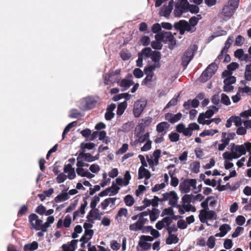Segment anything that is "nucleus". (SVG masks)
Segmentation results:
<instances>
[{
	"instance_id": "obj_38",
	"label": "nucleus",
	"mask_w": 251,
	"mask_h": 251,
	"mask_svg": "<svg viewBox=\"0 0 251 251\" xmlns=\"http://www.w3.org/2000/svg\"><path fill=\"white\" fill-rule=\"evenodd\" d=\"M176 4L179 5L180 8L182 9L183 12L186 13L189 11L190 4L187 0H178Z\"/></svg>"
},
{
	"instance_id": "obj_49",
	"label": "nucleus",
	"mask_w": 251,
	"mask_h": 251,
	"mask_svg": "<svg viewBox=\"0 0 251 251\" xmlns=\"http://www.w3.org/2000/svg\"><path fill=\"white\" fill-rule=\"evenodd\" d=\"M146 212L149 213V217L151 221L154 222L157 218L158 212L156 209L152 211H147Z\"/></svg>"
},
{
	"instance_id": "obj_58",
	"label": "nucleus",
	"mask_w": 251,
	"mask_h": 251,
	"mask_svg": "<svg viewBox=\"0 0 251 251\" xmlns=\"http://www.w3.org/2000/svg\"><path fill=\"white\" fill-rule=\"evenodd\" d=\"M198 17H191L189 20V24L192 27H193V29H194V27L197 24L199 20L201 19V17L200 15H198Z\"/></svg>"
},
{
	"instance_id": "obj_55",
	"label": "nucleus",
	"mask_w": 251,
	"mask_h": 251,
	"mask_svg": "<svg viewBox=\"0 0 251 251\" xmlns=\"http://www.w3.org/2000/svg\"><path fill=\"white\" fill-rule=\"evenodd\" d=\"M145 73L147 74V75L145 78L144 80V82L145 83H147L148 82L150 81L152 79L153 75V71H151L150 70H148V67L145 69Z\"/></svg>"
},
{
	"instance_id": "obj_27",
	"label": "nucleus",
	"mask_w": 251,
	"mask_h": 251,
	"mask_svg": "<svg viewBox=\"0 0 251 251\" xmlns=\"http://www.w3.org/2000/svg\"><path fill=\"white\" fill-rule=\"evenodd\" d=\"M93 234L94 231H85L84 235L80 239V241L82 242L81 245L82 247H83L84 244L92 238Z\"/></svg>"
},
{
	"instance_id": "obj_21",
	"label": "nucleus",
	"mask_w": 251,
	"mask_h": 251,
	"mask_svg": "<svg viewBox=\"0 0 251 251\" xmlns=\"http://www.w3.org/2000/svg\"><path fill=\"white\" fill-rule=\"evenodd\" d=\"M181 117L182 114L180 113H178L176 114L168 113L165 114V118L166 120L168 121L171 123L174 124L178 121Z\"/></svg>"
},
{
	"instance_id": "obj_37",
	"label": "nucleus",
	"mask_w": 251,
	"mask_h": 251,
	"mask_svg": "<svg viewBox=\"0 0 251 251\" xmlns=\"http://www.w3.org/2000/svg\"><path fill=\"white\" fill-rule=\"evenodd\" d=\"M139 217L138 222L144 226V224L148 221L149 213H147L146 211H144L139 214Z\"/></svg>"
},
{
	"instance_id": "obj_17",
	"label": "nucleus",
	"mask_w": 251,
	"mask_h": 251,
	"mask_svg": "<svg viewBox=\"0 0 251 251\" xmlns=\"http://www.w3.org/2000/svg\"><path fill=\"white\" fill-rule=\"evenodd\" d=\"M99 153L95 156H93L90 153H85L84 151H82L78 154V159H83L84 160L89 162L97 160L99 159Z\"/></svg>"
},
{
	"instance_id": "obj_41",
	"label": "nucleus",
	"mask_w": 251,
	"mask_h": 251,
	"mask_svg": "<svg viewBox=\"0 0 251 251\" xmlns=\"http://www.w3.org/2000/svg\"><path fill=\"white\" fill-rule=\"evenodd\" d=\"M234 55L241 60H245L248 57V54H244L242 49L237 50L234 52Z\"/></svg>"
},
{
	"instance_id": "obj_2",
	"label": "nucleus",
	"mask_w": 251,
	"mask_h": 251,
	"mask_svg": "<svg viewBox=\"0 0 251 251\" xmlns=\"http://www.w3.org/2000/svg\"><path fill=\"white\" fill-rule=\"evenodd\" d=\"M191 188L193 190L197 189V180L196 179H186L181 182L179 185V189L184 193H188Z\"/></svg>"
},
{
	"instance_id": "obj_39",
	"label": "nucleus",
	"mask_w": 251,
	"mask_h": 251,
	"mask_svg": "<svg viewBox=\"0 0 251 251\" xmlns=\"http://www.w3.org/2000/svg\"><path fill=\"white\" fill-rule=\"evenodd\" d=\"M69 199L68 193L66 190L62 191L61 193L58 195L55 198L56 201H65Z\"/></svg>"
},
{
	"instance_id": "obj_26",
	"label": "nucleus",
	"mask_w": 251,
	"mask_h": 251,
	"mask_svg": "<svg viewBox=\"0 0 251 251\" xmlns=\"http://www.w3.org/2000/svg\"><path fill=\"white\" fill-rule=\"evenodd\" d=\"M151 175L149 171L145 168V167L141 166L138 170V178L142 179L145 178L149 179L151 177Z\"/></svg>"
},
{
	"instance_id": "obj_53",
	"label": "nucleus",
	"mask_w": 251,
	"mask_h": 251,
	"mask_svg": "<svg viewBox=\"0 0 251 251\" xmlns=\"http://www.w3.org/2000/svg\"><path fill=\"white\" fill-rule=\"evenodd\" d=\"M239 67V65L236 62H232L227 66V70L225 71H229V74L232 75V71L235 70Z\"/></svg>"
},
{
	"instance_id": "obj_19",
	"label": "nucleus",
	"mask_w": 251,
	"mask_h": 251,
	"mask_svg": "<svg viewBox=\"0 0 251 251\" xmlns=\"http://www.w3.org/2000/svg\"><path fill=\"white\" fill-rule=\"evenodd\" d=\"M72 223V219L69 215H67L65 217V219L63 221L62 219H59L57 223L56 227L57 228H60L63 226L65 227L68 228L70 227Z\"/></svg>"
},
{
	"instance_id": "obj_5",
	"label": "nucleus",
	"mask_w": 251,
	"mask_h": 251,
	"mask_svg": "<svg viewBox=\"0 0 251 251\" xmlns=\"http://www.w3.org/2000/svg\"><path fill=\"white\" fill-rule=\"evenodd\" d=\"M152 241L153 238L151 236L141 235L138 242V247L142 251L148 250L151 249Z\"/></svg>"
},
{
	"instance_id": "obj_10",
	"label": "nucleus",
	"mask_w": 251,
	"mask_h": 251,
	"mask_svg": "<svg viewBox=\"0 0 251 251\" xmlns=\"http://www.w3.org/2000/svg\"><path fill=\"white\" fill-rule=\"evenodd\" d=\"M176 230L177 228L175 226L169 227L168 229L169 235L166 241L167 244L171 245L176 244L178 242L179 239L177 237V235L175 233Z\"/></svg>"
},
{
	"instance_id": "obj_44",
	"label": "nucleus",
	"mask_w": 251,
	"mask_h": 251,
	"mask_svg": "<svg viewBox=\"0 0 251 251\" xmlns=\"http://www.w3.org/2000/svg\"><path fill=\"white\" fill-rule=\"evenodd\" d=\"M244 76L246 80L248 81L251 80V64L246 65Z\"/></svg>"
},
{
	"instance_id": "obj_14",
	"label": "nucleus",
	"mask_w": 251,
	"mask_h": 251,
	"mask_svg": "<svg viewBox=\"0 0 251 251\" xmlns=\"http://www.w3.org/2000/svg\"><path fill=\"white\" fill-rule=\"evenodd\" d=\"M147 104L145 100H139L135 102L133 108V114L135 117H139L143 111Z\"/></svg>"
},
{
	"instance_id": "obj_48",
	"label": "nucleus",
	"mask_w": 251,
	"mask_h": 251,
	"mask_svg": "<svg viewBox=\"0 0 251 251\" xmlns=\"http://www.w3.org/2000/svg\"><path fill=\"white\" fill-rule=\"evenodd\" d=\"M127 103L126 101L121 103L118 106L117 114L118 115H121L123 114L125 110L127 107Z\"/></svg>"
},
{
	"instance_id": "obj_23",
	"label": "nucleus",
	"mask_w": 251,
	"mask_h": 251,
	"mask_svg": "<svg viewBox=\"0 0 251 251\" xmlns=\"http://www.w3.org/2000/svg\"><path fill=\"white\" fill-rule=\"evenodd\" d=\"M228 153V151H226L223 154L224 159V165L226 169H229L233 166V164L230 161L233 159Z\"/></svg>"
},
{
	"instance_id": "obj_6",
	"label": "nucleus",
	"mask_w": 251,
	"mask_h": 251,
	"mask_svg": "<svg viewBox=\"0 0 251 251\" xmlns=\"http://www.w3.org/2000/svg\"><path fill=\"white\" fill-rule=\"evenodd\" d=\"M121 70L117 69L115 71L109 72L104 77L105 85H111L118 81V75L120 74Z\"/></svg>"
},
{
	"instance_id": "obj_24",
	"label": "nucleus",
	"mask_w": 251,
	"mask_h": 251,
	"mask_svg": "<svg viewBox=\"0 0 251 251\" xmlns=\"http://www.w3.org/2000/svg\"><path fill=\"white\" fill-rule=\"evenodd\" d=\"M222 76L225 78L224 83L232 84L236 82L235 77L232 76L231 74H229V71H224Z\"/></svg>"
},
{
	"instance_id": "obj_51",
	"label": "nucleus",
	"mask_w": 251,
	"mask_h": 251,
	"mask_svg": "<svg viewBox=\"0 0 251 251\" xmlns=\"http://www.w3.org/2000/svg\"><path fill=\"white\" fill-rule=\"evenodd\" d=\"M200 164L198 162H194L190 165V169L193 173H198L200 171Z\"/></svg>"
},
{
	"instance_id": "obj_45",
	"label": "nucleus",
	"mask_w": 251,
	"mask_h": 251,
	"mask_svg": "<svg viewBox=\"0 0 251 251\" xmlns=\"http://www.w3.org/2000/svg\"><path fill=\"white\" fill-rule=\"evenodd\" d=\"M107 176V174L106 172H104L102 174L103 178L100 183V186L102 187H104L110 183L111 179L110 178L108 177Z\"/></svg>"
},
{
	"instance_id": "obj_33",
	"label": "nucleus",
	"mask_w": 251,
	"mask_h": 251,
	"mask_svg": "<svg viewBox=\"0 0 251 251\" xmlns=\"http://www.w3.org/2000/svg\"><path fill=\"white\" fill-rule=\"evenodd\" d=\"M38 243L36 241H33L25 244L24 247V251H34L38 249Z\"/></svg>"
},
{
	"instance_id": "obj_11",
	"label": "nucleus",
	"mask_w": 251,
	"mask_h": 251,
	"mask_svg": "<svg viewBox=\"0 0 251 251\" xmlns=\"http://www.w3.org/2000/svg\"><path fill=\"white\" fill-rule=\"evenodd\" d=\"M151 58L153 62V64L148 67V70L154 71L156 68L160 67V59L161 58V54L159 51H153L151 54Z\"/></svg>"
},
{
	"instance_id": "obj_63",
	"label": "nucleus",
	"mask_w": 251,
	"mask_h": 251,
	"mask_svg": "<svg viewBox=\"0 0 251 251\" xmlns=\"http://www.w3.org/2000/svg\"><path fill=\"white\" fill-rule=\"evenodd\" d=\"M220 230L223 233L222 235L225 236L227 232L230 229V227L227 224H224L220 227Z\"/></svg>"
},
{
	"instance_id": "obj_60",
	"label": "nucleus",
	"mask_w": 251,
	"mask_h": 251,
	"mask_svg": "<svg viewBox=\"0 0 251 251\" xmlns=\"http://www.w3.org/2000/svg\"><path fill=\"white\" fill-rule=\"evenodd\" d=\"M206 245L210 249H213L215 245V239L213 236H210L206 243Z\"/></svg>"
},
{
	"instance_id": "obj_62",
	"label": "nucleus",
	"mask_w": 251,
	"mask_h": 251,
	"mask_svg": "<svg viewBox=\"0 0 251 251\" xmlns=\"http://www.w3.org/2000/svg\"><path fill=\"white\" fill-rule=\"evenodd\" d=\"M67 178V176L64 173H61L58 175L56 179L58 183H61L64 182Z\"/></svg>"
},
{
	"instance_id": "obj_4",
	"label": "nucleus",
	"mask_w": 251,
	"mask_h": 251,
	"mask_svg": "<svg viewBox=\"0 0 251 251\" xmlns=\"http://www.w3.org/2000/svg\"><path fill=\"white\" fill-rule=\"evenodd\" d=\"M29 223L31 226V228L36 230H43L44 229V224L43 221L40 219L38 216L36 214H31L28 216Z\"/></svg>"
},
{
	"instance_id": "obj_36",
	"label": "nucleus",
	"mask_w": 251,
	"mask_h": 251,
	"mask_svg": "<svg viewBox=\"0 0 251 251\" xmlns=\"http://www.w3.org/2000/svg\"><path fill=\"white\" fill-rule=\"evenodd\" d=\"M213 75V72H211L210 74L205 70L203 72L200 77H199V80L201 82H205L209 79Z\"/></svg>"
},
{
	"instance_id": "obj_64",
	"label": "nucleus",
	"mask_w": 251,
	"mask_h": 251,
	"mask_svg": "<svg viewBox=\"0 0 251 251\" xmlns=\"http://www.w3.org/2000/svg\"><path fill=\"white\" fill-rule=\"evenodd\" d=\"M152 121L151 118L150 117H146L145 118L142 120V122L141 124L143 125V126H148L151 125Z\"/></svg>"
},
{
	"instance_id": "obj_59",
	"label": "nucleus",
	"mask_w": 251,
	"mask_h": 251,
	"mask_svg": "<svg viewBox=\"0 0 251 251\" xmlns=\"http://www.w3.org/2000/svg\"><path fill=\"white\" fill-rule=\"evenodd\" d=\"M100 168L99 165L96 164H92L89 167V170L92 174H98L100 171Z\"/></svg>"
},
{
	"instance_id": "obj_3",
	"label": "nucleus",
	"mask_w": 251,
	"mask_h": 251,
	"mask_svg": "<svg viewBox=\"0 0 251 251\" xmlns=\"http://www.w3.org/2000/svg\"><path fill=\"white\" fill-rule=\"evenodd\" d=\"M196 50V46L193 45L184 53L182 57L181 64L184 68H186L192 60L194 55V52Z\"/></svg>"
},
{
	"instance_id": "obj_13",
	"label": "nucleus",
	"mask_w": 251,
	"mask_h": 251,
	"mask_svg": "<svg viewBox=\"0 0 251 251\" xmlns=\"http://www.w3.org/2000/svg\"><path fill=\"white\" fill-rule=\"evenodd\" d=\"M116 200V198H107L101 202L98 208L102 210H107L108 208L113 209L115 207Z\"/></svg>"
},
{
	"instance_id": "obj_56",
	"label": "nucleus",
	"mask_w": 251,
	"mask_h": 251,
	"mask_svg": "<svg viewBox=\"0 0 251 251\" xmlns=\"http://www.w3.org/2000/svg\"><path fill=\"white\" fill-rule=\"evenodd\" d=\"M169 174L170 176L171 180V185L174 187H176L178 184V179L174 176L173 173L170 171L169 172Z\"/></svg>"
},
{
	"instance_id": "obj_8",
	"label": "nucleus",
	"mask_w": 251,
	"mask_h": 251,
	"mask_svg": "<svg viewBox=\"0 0 251 251\" xmlns=\"http://www.w3.org/2000/svg\"><path fill=\"white\" fill-rule=\"evenodd\" d=\"M164 201H168L169 204L173 207H175L177 203L178 197L176 193L174 191L166 192L163 195Z\"/></svg>"
},
{
	"instance_id": "obj_52",
	"label": "nucleus",
	"mask_w": 251,
	"mask_h": 251,
	"mask_svg": "<svg viewBox=\"0 0 251 251\" xmlns=\"http://www.w3.org/2000/svg\"><path fill=\"white\" fill-rule=\"evenodd\" d=\"M95 147V144L93 143H82L80 144V148L82 151H85L86 149L90 150Z\"/></svg>"
},
{
	"instance_id": "obj_32",
	"label": "nucleus",
	"mask_w": 251,
	"mask_h": 251,
	"mask_svg": "<svg viewBox=\"0 0 251 251\" xmlns=\"http://www.w3.org/2000/svg\"><path fill=\"white\" fill-rule=\"evenodd\" d=\"M146 232H150L151 235V237L153 238V241L160 236L159 231L155 229L152 228L151 226H147L145 227Z\"/></svg>"
},
{
	"instance_id": "obj_22",
	"label": "nucleus",
	"mask_w": 251,
	"mask_h": 251,
	"mask_svg": "<svg viewBox=\"0 0 251 251\" xmlns=\"http://www.w3.org/2000/svg\"><path fill=\"white\" fill-rule=\"evenodd\" d=\"M76 172L77 175L81 177H86L91 179L95 177V175L90 173L89 170H85L83 168L77 167Z\"/></svg>"
},
{
	"instance_id": "obj_57",
	"label": "nucleus",
	"mask_w": 251,
	"mask_h": 251,
	"mask_svg": "<svg viewBox=\"0 0 251 251\" xmlns=\"http://www.w3.org/2000/svg\"><path fill=\"white\" fill-rule=\"evenodd\" d=\"M193 195L192 194L184 195L181 199L182 202L190 204L191 202H193Z\"/></svg>"
},
{
	"instance_id": "obj_54",
	"label": "nucleus",
	"mask_w": 251,
	"mask_h": 251,
	"mask_svg": "<svg viewBox=\"0 0 251 251\" xmlns=\"http://www.w3.org/2000/svg\"><path fill=\"white\" fill-rule=\"evenodd\" d=\"M243 83L245 86L243 88H239L238 91L241 93H246L249 95H251V88L246 85V84L244 83V81H241Z\"/></svg>"
},
{
	"instance_id": "obj_30",
	"label": "nucleus",
	"mask_w": 251,
	"mask_h": 251,
	"mask_svg": "<svg viewBox=\"0 0 251 251\" xmlns=\"http://www.w3.org/2000/svg\"><path fill=\"white\" fill-rule=\"evenodd\" d=\"M100 194L99 196H95L91 200L90 202V207L92 209V210H94V212L96 213H98L99 212V208H97L96 206L97 204L100 201Z\"/></svg>"
},
{
	"instance_id": "obj_12",
	"label": "nucleus",
	"mask_w": 251,
	"mask_h": 251,
	"mask_svg": "<svg viewBox=\"0 0 251 251\" xmlns=\"http://www.w3.org/2000/svg\"><path fill=\"white\" fill-rule=\"evenodd\" d=\"M161 151L160 150H156L150 157L147 156L148 162L152 169L158 164L159 158L160 157Z\"/></svg>"
},
{
	"instance_id": "obj_7",
	"label": "nucleus",
	"mask_w": 251,
	"mask_h": 251,
	"mask_svg": "<svg viewBox=\"0 0 251 251\" xmlns=\"http://www.w3.org/2000/svg\"><path fill=\"white\" fill-rule=\"evenodd\" d=\"M174 26L176 29L179 31L180 34L182 35L185 31L193 32L195 30L193 29V27L190 25L189 23L184 20H181L178 23H176Z\"/></svg>"
},
{
	"instance_id": "obj_40",
	"label": "nucleus",
	"mask_w": 251,
	"mask_h": 251,
	"mask_svg": "<svg viewBox=\"0 0 251 251\" xmlns=\"http://www.w3.org/2000/svg\"><path fill=\"white\" fill-rule=\"evenodd\" d=\"M168 124L167 122H163L158 124L156 126V130L159 133H165V131L168 127Z\"/></svg>"
},
{
	"instance_id": "obj_20",
	"label": "nucleus",
	"mask_w": 251,
	"mask_h": 251,
	"mask_svg": "<svg viewBox=\"0 0 251 251\" xmlns=\"http://www.w3.org/2000/svg\"><path fill=\"white\" fill-rule=\"evenodd\" d=\"M173 7V0L170 1L169 2V4L168 5H164L161 9V10L159 12L160 15L161 16H165L167 17L168 16Z\"/></svg>"
},
{
	"instance_id": "obj_42",
	"label": "nucleus",
	"mask_w": 251,
	"mask_h": 251,
	"mask_svg": "<svg viewBox=\"0 0 251 251\" xmlns=\"http://www.w3.org/2000/svg\"><path fill=\"white\" fill-rule=\"evenodd\" d=\"M218 108L216 106H212L210 108L207 110L204 114L205 117L209 118L213 116V115L218 111Z\"/></svg>"
},
{
	"instance_id": "obj_25",
	"label": "nucleus",
	"mask_w": 251,
	"mask_h": 251,
	"mask_svg": "<svg viewBox=\"0 0 251 251\" xmlns=\"http://www.w3.org/2000/svg\"><path fill=\"white\" fill-rule=\"evenodd\" d=\"M158 198L156 196H154L153 199L151 200L145 198L143 201V203L145 207H148L150 205L155 207L158 205Z\"/></svg>"
},
{
	"instance_id": "obj_15",
	"label": "nucleus",
	"mask_w": 251,
	"mask_h": 251,
	"mask_svg": "<svg viewBox=\"0 0 251 251\" xmlns=\"http://www.w3.org/2000/svg\"><path fill=\"white\" fill-rule=\"evenodd\" d=\"M156 40L163 42H171L174 40V36L170 32L162 31L155 35Z\"/></svg>"
},
{
	"instance_id": "obj_47",
	"label": "nucleus",
	"mask_w": 251,
	"mask_h": 251,
	"mask_svg": "<svg viewBox=\"0 0 251 251\" xmlns=\"http://www.w3.org/2000/svg\"><path fill=\"white\" fill-rule=\"evenodd\" d=\"M54 221V218L52 216H50L47 218V221L44 224V231H47L48 228L50 226Z\"/></svg>"
},
{
	"instance_id": "obj_61",
	"label": "nucleus",
	"mask_w": 251,
	"mask_h": 251,
	"mask_svg": "<svg viewBox=\"0 0 251 251\" xmlns=\"http://www.w3.org/2000/svg\"><path fill=\"white\" fill-rule=\"evenodd\" d=\"M221 102L226 105H229L230 104V100L229 97L225 94L221 95Z\"/></svg>"
},
{
	"instance_id": "obj_1",
	"label": "nucleus",
	"mask_w": 251,
	"mask_h": 251,
	"mask_svg": "<svg viewBox=\"0 0 251 251\" xmlns=\"http://www.w3.org/2000/svg\"><path fill=\"white\" fill-rule=\"evenodd\" d=\"M251 146V143L248 142L241 145L233 144L230 149V152L228 151L230 156L233 159H237L242 155L245 154L247 151V148Z\"/></svg>"
},
{
	"instance_id": "obj_28",
	"label": "nucleus",
	"mask_w": 251,
	"mask_h": 251,
	"mask_svg": "<svg viewBox=\"0 0 251 251\" xmlns=\"http://www.w3.org/2000/svg\"><path fill=\"white\" fill-rule=\"evenodd\" d=\"M128 217V211L126 208H120L115 217L116 220L118 222H121L123 217L127 218Z\"/></svg>"
},
{
	"instance_id": "obj_29",
	"label": "nucleus",
	"mask_w": 251,
	"mask_h": 251,
	"mask_svg": "<svg viewBox=\"0 0 251 251\" xmlns=\"http://www.w3.org/2000/svg\"><path fill=\"white\" fill-rule=\"evenodd\" d=\"M78 240H73L70 243L62 245L64 251H75L76 247Z\"/></svg>"
},
{
	"instance_id": "obj_34",
	"label": "nucleus",
	"mask_w": 251,
	"mask_h": 251,
	"mask_svg": "<svg viewBox=\"0 0 251 251\" xmlns=\"http://www.w3.org/2000/svg\"><path fill=\"white\" fill-rule=\"evenodd\" d=\"M145 227L141 225L138 221L135 223L131 224L129 228L130 230L132 231H138V230H142V232H146Z\"/></svg>"
},
{
	"instance_id": "obj_31",
	"label": "nucleus",
	"mask_w": 251,
	"mask_h": 251,
	"mask_svg": "<svg viewBox=\"0 0 251 251\" xmlns=\"http://www.w3.org/2000/svg\"><path fill=\"white\" fill-rule=\"evenodd\" d=\"M117 83L125 89H127L130 86L134 84V82L129 79H123L121 81H118Z\"/></svg>"
},
{
	"instance_id": "obj_50",
	"label": "nucleus",
	"mask_w": 251,
	"mask_h": 251,
	"mask_svg": "<svg viewBox=\"0 0 251 251\" xmlns=\"http://www.w3.org/2000/svg\"><path fill=\"white\" fill-rule=\"evenodd\" d=\"M77 125L76 122H73L70 124H69L64 129L63 132L62 133V139H64L65 137V135L70 131V129L74 126H76Z\"/></svg>"
},
{
	"instance_id": "obj_16",
	"label": "nucleus",
	"mask_w": 251,
	"mask_h": 251,
	"mask_svg": "<svg viewBox=\"0 0 251 251\" xmlns=\"http://www.w3.org/2000/svg\"><path fill=\"white\" fill-rule=\"evenodd\" d=\"M120 188L118 185H116L113 183L112 186L110 187L106 188L105 190L101 192L100 193V196H105L109 195V196H113L117 194Z\"/></svg>"
},
{
	"instance_id": "obj_43",
	"label": "nucleus",
	"mask_w": 251,
	"mask_h": 251,
	"mask_svg": "<svg viewBox=\"0 0 251 251\" xmlns=\"http://www.w3.org/2000/svg\"><path fill=\"white\" fill-rule=\"evenodd\" d=\"M124 202L127 206H131L134 203V199L132 196L127 195L125 196L124 199Z\"/></svg>"
},
{
	"instance_id": "obj_18",
	"label": "nucleus",
	"mask_w": 251,
	"mask_h": 251,
	"mask_svg": "<svg viewBox=\"0 0 251 251\" xmlns=\"http://www.w3.org/2000/svg\"><path fill=\"white\" fill-rule=\"evenodd\" d=\"M235 10V9L231 7L230 5H226L225 6L222 10V14L224 16L223 18L225 20H227L230 19L232 15Z\"/></svg>"
},
{
	"instance_id": "obj_9",
	"label": "nucleus",
	"mask_w": 251,
	"mask_h": 251,
	"mask_svg": "<svg viewBox=\"0 0 251 251\" xmlns=\"http://www.w3.org/2000/svg\"><path fill=\"white\" fill-rule=\"evenodd\" d=\"M200 220L202 223H206L208 220L216 219V213L213 210L202 209L199 215Z\"/></svg>"
},
{
	"instance_id": "obj_46",
	"label": "nucleus",
	"mask_w": 251,
	"mask_h": 251,
	"mask_svg": "<svg viewBox=\"0 0 251 251\" xmlns=\"http://www.w3.org/2000/svg\"><path fill=\"white\" fill-rule=\"evenodd\" d=\"M152 51L151 49L149 48H146L143 49L141 52L139 54V55L144 58L146 59L149 57H150L151 53H152Z\"/></svg>"
},
{
	"instance_id": "obj_35",
	"label": "nucleus",
	"mask_w": 251,
	"mask_h": 251,
	"mask_svg": "<svg viewBox=\"0 0 251 251\" xmlns=\"http://www.w3.org/2000/svg\"><path fill=\"white\" fill-rule=\"evenodd\" d=\"M233 41H234L233 36L228 37L227 40L225 42L224 47L221 51L222 54H224V53L226 54V53L228 49L230 48V46L233 43Z\"/></svg>"
}]
</instances>
